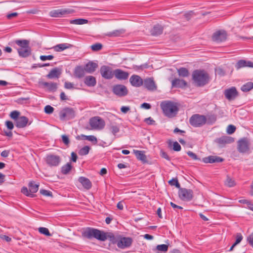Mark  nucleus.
Returning <instances> with one entry per match:
<instances>
[{"mask_svg": "<svg viewBox=\"0 0 253 253\" xmlns=\"http://www.w3.org/2000/svg\"><path fill=\"white\" fill-rule=\"evenodd\" d=\"M82 236L89 239L94 238L101 241H105L107 239H109L112 244H116L117 245L119 237V236H115L112 232H105L104 231L91 227H87L82 232Z\"/></svg>", "mask_w": 253, "mask_h": 253, "instance_id": "obj_1", "label": "nucleus"}, {"mask_svg": "<svg viewBox=\"0 0 253 253\" xmlns=\"http://www.w3.org/2000/svg\"><path fill=\"white\" fill-rule=\"evenodd\" d=\"M160 106L164 115L169 118L175 117L179 110L177 104L171 101H163Z\"/></svg>", "mask_w": 253, "mask_h": 253, "instance_id": "obj_2", "label": "nucleus"}, {"mask_svg": "<svg viewBox=\"0 0 253 253\" xmlns=\"http://www.w3.org/2000/svg\"><path fill=\"white\" fill-rule=\"evenodd\" d=\"M209 74L203 70H196L192 73V79L197 86H203L209 81Z\"/></svg>", "mask_w": 253, "mask_h": 253, "instance_id": "obj_3", "label": "nucleus"}, {"mask_svg": "<svg viewBox=\"0 0 253 253\" xmlns=\"http://www.w3.org/2000/svg\"><path fill=\"white\" fill-rule=\"evenodd\" d=\"M207 121V119L205 116L196 114L190 118L189 123L193 127H199L205 125Z\"/></svg>", "mask_w": 253, "mask_h": 253, "instance_id": "obj_4", "label": "nucleus"}, {"mask_svg": "<svg viewBox=\"0 0 253 253\" xmlns=\"http://www.w3.org/2000/svg\"><path fill=\"white\" fill-rule=\"evenodd\" d=\"M29 189L26 187H23L21 188V192L24 195L28 197H34V194L39 190V184H36L35 181H30L28 184Z\"/></svg>", "mask_w": 253, "mask_h": 253, "instance_id": "obj_5", "label": "nucleus"}, {"mask_svg": "<svg viewBox=\"0 0 253 253\" xmlns=\"http://www.w3.org/2000/svg\"><path fill=\"white\" fill-rule=\"evenodd\" d=\"M251 142L249 138L244 137L238 140V151L241 153H250Z\"/></svg>", "mask_w": 253, "mask_h": 253, "instance_id": "obj_6", "label": "nucleus"}, {"mask_svg": "<svg viewBox=\"0 0 253 253\" xmlns=\"http://www.w3.org/2000/svg\"><path fill=\"white\" fill-rule=\"evenodd\" d=\"M89 125L92 129L101 130L105 126V121L99 117H94L89 120Z\"/></svg>", "mask_w": 253, "mask_h": 253, "instance_id": "obj_7", "label": "nucleus"}, {"mask_svg": "<svg viewBox=\"0 0 253 253\" xmlns=\"http://www.w3.org/2000/svg\"><path fill=\"white\" fill-rule=\"evenodd\" d=\"M178 196L183 201H190L193 199V192L191 189L180 187L178 190Z\"/></svg>", "mask_w": 253, "mask_h": 253, "instance_id": "obj_8", "label": "nucleus"}, {"mask_svg": "<svg viewBox=\"0 0 253 253\" xmlns=\"http://www.w3.org/2000/svg\"><path fill=\"white\" fill-rule=\"evenodd\" d=\"M112 91L119 97H124L128 94L127 87L123 84H116L113 86Z\"/></svg>", "mask_w": 253, "mask_h": 253, "instance_id": "obj_9", "label": "nucleus"}, {"mask_svg": "<svg viewBox=\"0 0 253 253\" xmlns=\"http://www.w3.org/2000/svg\"><path fill=\"white\" fill-rule=\"evenodd\" d=\"M75 117V112L72 108H65L60 111L59 117L61 120H70Z\"/></svg>", "mask_w": 253, "mask_h": 253, "instance_id": "obj_10", "label": "nucleus"}, {"mask_svg": "<svg viewBox=\"0 0 253 253\" xmlns=\"http://www.w3.org/2000/svg\"><path fill=\"white\" fill-rule=\"evenodd\" d=\"M74 10L72 9L64 8L53 10L49 12V15L52 17H61L63 16L72 14Z\"/></svg>", "mask_w": 253, "mask_h": 253, "instance_id": "obj_11", "label": "nucleus"}, {"mask_svg": "<svg viewBox=\"0 0 253 253\" xmlns=\"http://www.w3.org/2000/svg\"><path fill=\"white\" fill-rule=\"evenodd\" d=\"M133 240L130 237H125L119 236L117 247L121 249L129 248L132 245Z\"/></svg>", "mask_w": 253, "mask_h": 253, "instance_id": "obj_12", "label": "nucleus"}, {"mask_svg": "<svg viewBox=\"0 0 253 253\" xmlns=\"http://www.w3.org/2000/svg\"><path fill=\"white\" fill-rule=\"evenodd\" d=\"M100 72L102 78L105 79L110 80L114 76V70L113 71L110 67L107 66H101L100 69Z\"/></svg>", "mask_w": 253, "mask_h": 253, "instance_id": "obj_13", "label": "nucleus"}, {"mask_svg": "<svg viewBox=\"0 0 253 253\" xmlns=\"http://www.w3.org/2000/svg\"><path fill=\"white\" fill-rule=\"evenodd\" d=\"M235 141V138L229 136L224 135L215 140V142L221 147L226 144H231Z\"/></svg>", "mask_w": 253, "mask_h": 253, "instance_id": "obj_14", "label": "nucleus"}, {"mask_svg": "<svg viewBox=\"0 0 253 253\" xmlns=\"http://www.w3.org/2000/svg\"><path fill=\"white\" fill-rule=\"evenodd\" d=\"M61 162L60 157L53 154L48 155L46 157V162L50 167H56Z\"/></svg>", "mask_w": 253, "mask_h": 253, "instance_id": "obj_15", "label": "nucleus"}, {"mask_svg": "<svg viewBox=\"0 0 253 253\" xmlns=\"http://www.w3.org/2000/svg\"><path fill=\"white\" fill-rule=\"evenodd\" d=\"M227 38L226 32L224 30H220L214 33L212 36L213 41L219 42L224 41Z\"/></svg>", "mask_w": 253, "mask_h": 253, "instance_id": "obj_16", "label": "nucleus"}, {"mask_svg": "<svg viewBox=\"0 0 253 253\" xmlns=\"http://www.w3.org/2000/svg\"><path fill=\"white\" fill-rule=\"evenodd\" d=\"M129 82L132 86L140 87L143 83V80L138 75H133L129 78Z\"/></svg>", "mask_w": 253, "mask_h": 253, "instance_id": "obj_17", "label": "nucleus"}, {"mask_svg": "<svg viewBox=\"0 0 253 253\" xmlns=\"http://www.w3.org/2000/svg\"><path fill=\"white\" fill-rule=\"evenodd\" d=\"M114 76L119 80H126L128 79L129 74L121 69H117L114 70Z\"/></svg>", "mask_w": 253, "mask_h": 253, "instance_id": "obj_18", "label": "nucleus"}, {"mask_svg": "<svg viewBox=\"0 0 253 253\" xmlns=\"http://www.w3.org/2000/svg\"><path fill=\"white\" fill-rule=\"evenodd\" d=\"M237 94V91L235 87H232L224 91L225 96L229 100L234 99Z\"/></svg>", "mask_w": 253, "mask_h": 253, "instance_id": "obj_19", "label": "nucleus"}, {"mask_svg": "<svg viewBox=\"0 0 253 253\" xmlns=\"http://www.w3.org/2000/svg\"><path fill=\"white\" fill-rule=\"evenodd\" d=\"M223 159L216 156H210L203 159V162L205 163H220L223 161Z\"/></svg>", "mask_w": 253, "mask_h": 253, "instance_id": "obj_20", "label": "nucleus"}, {"mask_svg": "<svg viewBox=\"0 0 253 253\" xmlns=\"http://www.w3.org/2000/svg\"><path fill=\"white\" fill-rule=\"evenodd\" d=\"M29 120L25 116H20L15 122V126L18 128H24L26 126Z\"/></svg>", "mask_w": 253, "mask_h": 253, "instance_id": "obj_21", "label": "nucleus"}, {"mask_svg": "<svg viewBox=\"0 0 253 253\" xmlns=\"http://www.w3.org/2000/svg\"><path fill=\"white\" fill-rule=\"evenodd\" d=\"M144 85L150 90H154L157 88V86L153 78L146 79L144 82Z\"/></svg>", "mask_w": 253, "mask_h": 253, "instance_id": "obj_22", "label": "nucleus"}, {"mask_svg": "<svg viewBox=\"0 0 253 253\" xmlns=\"http://www.w3.org/2000/svg\"><path fill=\"white\" fill-rule=\"evenodd\" d=\"M97 67L98 64L92 61H89L84 66L85 72L89 74L93 73Z\"/></svg>", "mask_w": 253, "mask_h": 253, "instance_id": "obj_23", "label": "nucleus"}, {"mask_svg": "<svg viewBox=\"0 0 253 253\" xmlns=\"http://www.w3.org/2000/svg\"><path fill=\"white\" fill-rule=\"evenodd\" d=\"M17 50L19 56L23 58L27 57L31 54V48L29 46L23 48H17Z\"/></svg>", "mask_w": 253, "mask_h": 253, "instance_id": "obj_24", "label": "nucleus"}, {"mask_svg": "<svg viewBox=\"0 0 253 253\" xmlns=\"http://www.w3.org/2000/svg\"><path fill=\"white\" fill-rule=\"evenodd\" d=\"M61 74V70L58 68H54L50 70L49 73L46 75V78L52 79L59 78Z\"/></svg>", "mask_w": 253, "mask_h": 253, "instance_id": "obj_25", "label": "nucleus"}, {"mask_svg": "<svg viewBox=\"0 0 253 253\" xmlns=\"http://www.w3.org/2000/svg\"><path fill=\"white\" fill-rule=\"evenodd\" d=\"M41 84L46 87L49 91L54 92L57 89V84L56 83L43 82Z\"/></svg>", "mask_w": 253, "mask_h": 253, "instance_id": "obj_26", "label": "nucleus"}, {"mask_svg": "<svg viewBox=\"0 0 253 253\" xmlns=\"http://www.w3.org/2000/svg\"><path fill=\"white\" fill-rule=\"evenodd\" d=\"M85 72L84 67L78 66L75 68L74 75L76 78L81 79L84 76Z\"/></svg>", "mask_w": 253, "mask_h": 253, "instance_id": "obj_27", "label": "nucleus"}, {"mask_svg": "<svg viewBox=\"0 0 253 253\" xmlns=\"http://www.w3.org/2000/svg\"><path fill=\"white\" fill-rule=\"evenodd\" d=\"M73 46V45L68 43H63L57 44L54 46L52 48L56 52H61L66 49L70 48Z\"/></svg>", "mask_w": 253, "mask_h": 253, "instance_id": "obj_28", "label": "nucleus"}, {"mask_svg": "<svg viewBox=\"0 0 253 253\" xmlns=\"http://www.w3.org/2000/svg\"><path fill=\"white\" fill-rule=\"evenodd\" d=\"M78 180L85 189L88 190L91 188L92 183L87 178L81 176L79 178Z\"/></svg>", "mask_w": 253, "mask_h": 253, "instance_id": "obj_29", "label": "nucleus"}, {"mask_svg": "<svg viewBox=\"0 0 253 253\" xmlns=\"http://www.w3.org/2000/svg\"><path fill=\"white\" fill-rule=\"evenodd\" d=\"M84 83L87 86L93 87L96 84V79L92 76H86L84 80Z\"/></svg>", "mask_w": 253, "mask_h": 253, "instance_id": "obj_30", "label": "nucleus"}, {"mask_svg": "<svg viewBox=\"0 0 253 253\" xmlns=\"http://www.w3.org/2000/svg\"><path fill=\"white\" fill-rule=\"evenodd\" d=\"M172 86L174 87H183L187 85V83L183 80L175 79L171 82Z\"/></svg>", "mask_w": 253, "mask_h": 253, "instance_id": "obj_31", "label": "nucleus"}, {"mask_svg": "<svg viewBox=\"0 0 253 253\" xmlns=\"http://www.w3.org/2000/svg\"><path fill=\"white\" fill-rule=\"evenodd\" d=\"M107 128L109 131L114 136L120 131L119 126L115 123H110V124L108 125Z\"/></svg>", "mask_w": 253, "mask_h": 253, "instance_id": "obj_32", "label": "nucleus"}, {"mask_svg": "<svg viewBox=\"0 0 253 253\" xmlns=\"http://www.w3.org/2000/svg\"><path fill=\"white\" fill-rule=\"evenodd\" d=\"M163 27L161 25L157 24L155 25L151 31V33L153 36H158L162 34Z\"/></svg>", "mask_w": 253, "mask_h": 253, "instance_id": "obj_33", "label": "nucleus"}, {"mask_svg": "<svg viewBox=\"0 0 253 253\" xmlns=\"http://www.w3.org/2000/svg\"><path fill=\"white\" fill-rule=\"evenodd\" d=\"M243 67L253 68V62L243 59L238 60V68Z\"/></svg>", "mask_w": 253, "mask_h": 253, "instance_id": "obj_34", "label": "nucleus"}, {"mask_svg": "<svg viewBox=\"0 0 253 253\" xmlns=\"http://www.w3.org/2000/svg\"><path fill=\"white\" fill-rule=\"evenodd\" d=\"M133 152L138 160H140L144 163L146 162L147 158L143 151L134 150Z\"/></svg>", "mask_w": 253, "mask_h": 253, "instance_id": "obj_35", "label": "nucleus"}, {"mask_svg": "<svg viewBox=\"0 0 253 253\" xmlns=\"http://www.w3.org/2000/svg\"><path fill=\"white\" fill-rule=\"evenodd\" d=\"M238 202L244 205L243 207L248 208L253 211V204L251 201L247 199H241L239 200Z\"/></svg>", "mask_w": 253, "mask_h": 253, "instance_id": "obj_36", "label": "nucleus"}, {"mask_svg": "<svg viewBox=\"0 0 253 253\" xmlns=\"http://www.w3.org/2000/svg\"><path fill=\"white\" fill-rule=\"evenodd\" d=\"M14 42L20 46L19 48H23L29 46V42L26 40H17Z\"/></svg>", "mask_w": 253, "mask_h": 253, "instance_id": "obj_37", "label": "nucleus"}, {"mask_svg": "<svg viewBox=\"0 0 253 253\" xmlns=\"http://www.w3.org/2000/svg\"><path fill=\"white\" fill-rule=\"evenodd\" d=\"M178 75L181 77H187L189 75V72L187 69L181 67L177 69Z\"/></svg>", "mask_w": 253, "mask_h": 253, "instance_id": "obj_38", "label": "nucleus"}, {"mask_svg": "<svg viewBox=\"0 0 253 253\" xmlns=\"http://www.w3.org/2000/svg\"><path fill=\"white\" fill-rule=\"evenodd\" d=\"M253 88V83L249 82L242 85L241 90L243 92H248Z\"/></svg>", "mask_w": 253, "mask_h": 253, "instance_id": "obj_39", "label": "nucleus"}, {"mask_svg": "<svg viewBox=\"0 0 253 253\" xmlns=\"http://www.w3.org/2000/svg\"><path fill=\"white\" fill-rule=\"evenodd\" d=\"M125 31L123 29L116 30L108 33L107 35L109 37H118L124 34Z\"/></svg>", "mask_w": 253, "mask_h": 253, "instance_id": "obj_40", "label": "nucleus"}, {"mask_svg": "<svg viewBox=\"0 0 253 253\" xmlns=\"http://www.w3.org/2000/svg\"><path fill=\"white\" fill-rule=\"evenodd\" d=\"M88 23V20L85 19L79 18L71 20L70 23L76 25H83Z\"/></svg>", "mask_w": 253, "mask_h": 253, "instance_id": "obj_41", "label": "nucleus"}, {"mask_svg": "<svg viewBox=\"0 0 253 253\" xmlns=\"http://www.w3.org/2000/svg\"><path fill=\"white\" fill-rule=\"evenodd\" d=\"M72 167L70 163H68L65 165H64L61 168V172L64 174H68L71 170Z\"/></svg>", "mask_w": 253, "mask_h": 253, "instance_id": "obj_42", "label": "nucleus"}, {"mask_svg": "<svg viewBox=\"0 0 253 253\" xmlns=\"http://www.w3.org/2000/svg\"><path fill=\"white\" fill-rule=\"evenodd\" d=\"M90 149V147L85 146L82 148L79 151V154L81 156H84L87 155Z\"/></svg>", "mask_w": 253, "mask_h": 253, "instance_id": "obj_43", "label": "nucleus"}, {"mask_svg": "<svg viewBox=\"0 0 253 253\" xmlns=\"http://www.w3.org/2000/svg\"><path fill=\"white\" fill-rule=\"evenodd\" d=\"M39 231L40 233L42 234L47 236H51V234L50 233L48 229L45 227H40L39 228Z\"/></svg>", "mask_w": 253, "mask_h": 253, "instance_id": "obj_44", "label": "nucleus"}, {"mask_svg": "<svg viewBox=\"0 0 253 253\" xmlns=\"http://www.w3.org/2000/svg\"><path fill=\"white\" fill-rule=\"evenodd\" d=\"M102 48V44L100 43H96L91 46V49L94 51L101 50Z\"/></svg>", "mask_w": 253, "mask_h": 253, "instance_id": "obj_45", "label": "nucleus"}, {"mask_svg": "<svg viewBox=\"0 0 253 253\" xmlns=\"http://www.w3.org/2000/svg\"><path fill=\"white\" fill-rule=\"evenodd\" d=\"M225 184L228 187H233L235 185V181L232 178L227 176L225 182Z\"/></svg>", "mask_w": 253, "mask_h": 253, "instance_id": "obj_46", "label": "nucleus"}, {"mask_svg": "<svg viewBox=\"0 0 253 253\" xmlns=\"http://www.w3.org/2000/svg\"><path fill=\"white\" fill-rule=\"evenodd\" d=\"M169 183L171 186H175V187L178 189L180 187V185L176 178H172L169 181Z\"/></svg>", "mask_w": 253, "mask_h": 253, "instance_id": "obj_47", "label": "nucleus"}, {"mask_svg": "<svg viewBox=\"0 0 253 253\" xmlns=\"http://www.w3.org/2000/svg\"><path fill=\"white\" fill-rule=\"evenodd\" d=\"M85 137V139L91 142L93 144H96L97 142V138L93 135L84 136Z\"/></svg>", "mask_w": 253, "mask_h": 253, "instance_id": "obj_48", "label": "nucleus"}, {"mask_svg": "<svg viewBox=\"0 0 253 253\" xmlns=\"http://www.w3.org/2000/svg\"><path fill=\"white\" fill-rule=\"evenodd\" d=\"M158 251L167 252L168 250V245L165 244L159 245L156 247Z\"/></svg>", "mask_w": 253, "mask_h": 253, "instance_id": "obj_49", "label": "nucleus"}, {"mask_svg": "<svg viewBox=\"0 0 253 253\" xmlns=\"http://www.w3.org/2000/svg\"><path fill=\"white\" fill-rule=\"evenodd\" d=\"M236 129V127L235 126L230 125L227 127L226 132L228 134H231L235 131Z\"/></svg>", "mask_w": 253, "mask_h": 253, "instance_id": "obj_50", "label": "nucleus"}, {"mask_svg": "<svg viewBox=\"0 0 253 253\" xmlns=\"http://www.w3.org/2000/svg\"><path fill=\"white\" fill-rule=\"evenodd\" d=\"M19 115V112L17 111H14L11 112L10 116L12 119H14L15 122L18 118L20 117Z\"/></svg>", "mask_w": 253, "mask_h": 253, "instance_id": "obj_51", "label": "nucleus"}, {"mask_svg": "<svg viewBox=\"0 0 253 253\" xmlns=\"http://www.w3.org/2000/svg\"><path fill=\"white\" fill-rule=\"evenodd\" d=\"M44 112L47 114H51L53 112L54 108L50 105H46L44 107Z\"/></svg>", "mask_w": 253, "mask_h": 253, "instance_id": "obj_52", "label": "nucleus"}, {"mask_svg": "<svg viewBox=\"0 0 253 253\" xmlns=\"http://www.w3.org/2000/svg\"><path fill=\"white\" fill-rule=\"evenodd\" d=\"M62 142L66 146H68L70 143V140L67 135L64 134L61 136Z\"/></svg>", "mask_w": 253, "mask_h": 253, "instance_id": "obj_53", "label": "nucleus"}, {"mask_svg": "<svg viewBox=\"0 0 253 253\" xmlns=\"http://www.w3.org/2000/svg\"><path fill=\"white\" fill-rule=\"evenodd\" d=\"M54 58V56L52 55H41L40 57V59L42 61H45L46 60H52Z\"/></svg>", "mask_w": 253, "mask_h": 253, "instance_id": "obj_54", "label": "nucleus"}, {"mask_svg": "<svg viewBox=\"0 0 253 253\" xmlns=\"http://www.w3.org/2000/svg\"><path fill=\"white\" fill-rule=\"evenodd\" d=\"M181 146L177 141H175L173 142L172 149L174 151H179L181 150Z\"/></svg>", "mask_w": 253, "mask_h": 253, "instance_id": "obj_55", "label": "nucleus"}, {"mask_svg": "<svg viewBox=\"0 0 253 253\" xmlns=\"http://www.w3.org/2000/svg\"><path fill=\"white\" fill-rule=\"evenodd\" d=\"M187 155L193 160H200V159L198 157L197 155L191 151H188L187 152Z\"/></svg>", "mask_w": 253, "mask_h": 253, "instance_id": "obj_56", "label": "nucleus"}, {"mask_svg": "<svg viewBox=\"0 0 253 253\" xmlns=\"http://www.w3.org/2000/svg\"><path fill=\"white\" fill-rule=\"evenodd\" d=\"M40 193L42 194L43 195L46 196H50L51 197L52 196V192L46 190L44 189H41L40 190Z\"/></svg>", "mask_w": 253, "mask_h": 253, "instance_id": "obj_57", "label": "nucleus"}, {"mask_svg": "<svg viewBox=\"0 0 253 253\" xmlns=\"http://www.w3.org/2000/svg\"><path fill=\"white\" fill-rule=\"evenodd\" d=\"M160 155L162 158L166 159L168 161L170 160V158L168 156V154L162 150L160 151Z\"/></svg>", "mask_w": 253, "mask_h": 253, "instance_id": "obj_58", "label": "nucleus"}, {"mask_svg": "<svg viewBox=\"0 0 253 253\" xmlns=\"http://www.w3.org/2000/svg\"><path fill=\"white\" fill-rule=\"evenodd\" d=\"M64 87L66 89H72L74 88V84L69 82H66L64 84Z\"/></svg>", "mask_w": 253, "mask_h": 253, "instance_id": "obj_59", "label": "nucleus"}, {"mask_svg": "<svg viewBox=\"0 0 253 253\" xmlns=\"http://www.w3.org/2000/svg\"><path fill=\"white\" fill-rule=\"evenodd\" d=\"M5 125L7 128L9 129V130L12 129L14 127L13 123L9 121H7L5 122Z\"/></svg>", "mask_w": 253, "mask_h": 253, "instance_id": "obj_60", "label": "nucleus"}, {"mask_svg": "<svg viewBox=\"0 0 253 253\" xmlns=\"http://www.w3.org/2000/svg\"><path fill=\"white\" fill-rule=\"evenodd\" d=\"M144 122L148 125H153L155 123V121L153 120L151 117L146 118Z\"/></svg>", "mask_w": 253, "mask_h": 253, "instance_id": "obj_61", "label": "nucleus"}, {"mask_svg": "<svg viewBox=\"0 0 253 253\" xmlns=\"http://www.w3.org/2000/svg\"><path fill=\"white\" fill-rule=\"evenodd\" d=\"M249 244L253 248V233L251 234L247 239Z\"/></svg>", "mask_w": 253, "mask_h": 253, "instance_id": "obj_62", "label": "nucleus"}, {"mask_svg": "<svg viewBox=\"0 0 253 253\" xmlns=\"http://www.w3.org/2000/svg\"><path fill=\"white\" fill-rule=\"evenodd\" d=\"M151 107V106L150 104L147 103H143L141 105V108H144L145 109H150Z\"/></svg>", "mask_w": 253, "mask_h": 253, "instance_id": "obj_63", "label": "nucleus"}, {"mask_svg": "<svg viewBox=\"0 0 253 253\" xmlns=\"http://www.w3.org/2000/svg\"><path fill=\"white\" fill-rule=\"evenodd\" d=\"M130 110L128 106H122L121 108V111L124 113H126Z\"/></svg>", "mask_w": 253, "mask_h": 253, "instance_id": "obj_64", "label": "nucleus"}]
</instances>
